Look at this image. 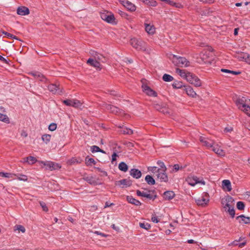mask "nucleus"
Returning a JSON list of instances; mask_svg holds the SVG:
<instances>
[{
	"instance_id": "obj_32",
	"label": "nucleus",
	"mask_w": 250,
	"mask_h": 250,
	"mask_svg": "<svg viewBox=\"0 0 250 250\" xmlns=\"http://www.w3.org/2000/svg\"><path fill=\"white\" fill-rule=\"evenodd\" d=\"M239 218L241 219V221H239L240 223H244V224H250V217H246L244 215H241L236 217V219H238Z\"/></svg>"
},
{
	"instance_id": "obj_29",
	"label": "nucleus",
	"mask_w": 250,
	"mask_h": 250,
	"mask_svg": "<svg viewBox=\"0 0 250 250\" xmlns=\"http://www.w3.org/2000/svg\"><path fill=\"white\" fill-rule=\"evenodd\" d=\"M176 73L179 74L181 77L187 80L188 74L190 73L189 72H188L185 70L180 69L179 68H177L176 69Z\"/></svg>"
},
{
	"instance_id": "obj_31",
	"label": "nucleus",
	"mask_w": 250,
	"mask_h": 250,
	"mask_svg": "<svg viewBox=\"0 0 250 250\" xmlns=\"http://www.w3.org/2000/svg\"><path fill=\"white\" fill-rule=\"evenodd\" d=\"M240 61H245L246 62L250 64V55L247 53H243L241 54L239 57Z\"/></svg>"
},
{
	"instance_id": "obj_30",
	"label": "nucleus",
	"mask_w": 250,
	"mask_h": 250,
	"mask_svg": "<svg viewBox=\"0 0 250 250\" xmlns=\"http://www.w3.org/2000/svg\"><path fill=\"white\" fill-rule=\"evenodd\" d=\"M90 53L95 58V60L103 61L102 60L104 58L103 55L99 54L94 50H91Z\"/></svg>"
},
{
	"instance_id": "obj_2",
	"label": "nucleus",
	"mask_w": 250,
	"mask_h": 250,
	"mask_svg": "<svg viewBox=\"0 0 250 250\" xmlns=\"http://www.w3.org/2000/svg\"><path fill=\"white\" fill-rule=\"evenodd\" d=\"M171 59L173 63L179 67H188L190 65L189 62L184 57H178L176 55H172Z\"/></svg>"
},
{
	"instance_id": "obj_27",
	"label": "nucleus",
	"mask_w": 250,
	"mask_h": 250,
	"mask_svg": "<svg viewBox=\"0 0 250 250\" xmlns=\"http://www.w3.org/2000/svg\"><path fill=\"white\" fill-rule=\"evenodd\" d=\"M222 187L224 189H226L228 191L231 190V183L229 180H224L222 181Z\"/></svg>"
},
{
	"instance_id": "obj_20",
	"label": "nucleus",
	"mask_w": 250,
	"mask_h": 250,
	"mask_svg": "<svg viewBox=\"0 0 250 250\" xmlns=\"http://www.w3.org/2000/svg\"><path fill=\"white\" fill-rule=\"evenodd\" d=\"M184 89L188 96L192 98L196 97L197 95L196 93L194 91L193 89L190 86H184Z\"/></svg>"
},
{
	"instance_id": "obj_14",
	"label": "nucleus",
	"mask_w": 250,
	"mask_h": 250,
	"mask_svg": "<svg viewBox=\"0 0 250 250\" xmlns=\"http://www.w3.org/2000/svg\"><path fill=\"white\" fill-rule=\"evenodd\" d=\"M209 200L208 197V194L206 193L205 196L202 197L201 198H199L196 200L197 205L201 206H205L207 205Z\"/></svg>"
},
{
	"instance_id": "obj_22",
	"label": "nucleus",
	"mask_w": 250,
	"mask_h": 250,
	"mask_svg": "<svg viewBox=\"0 0 250 250\" xmlns=\"http://www.w3.org/2000/svg\"><path fill=\"white\" fill-rule=\"evenodd\" d=\"M145 30L148 34L152 35L155 33V28L153 25L150 23H145Z\"/></svg>"
},
{
	"instance_id": "obj_63",
	"label": "nucleus",
	"mask_w": 250,
	"mask_h": 250,
	"mask_svg": "<svg viewBox=\"0 0 250 250\" xmlns=\"http://www.w3.org/2000/svg\"><path fill=\"white\" fill-rule=\"evenodd\" d=\"M233 130V128L232 127H226L225 129H224V132H226V133H228V132H230L231 131H232Z\"/></svg>"
},
{
	"instance_id": "obj_11",
	"label": "nucleus",
	"mask_w": 250,
	"mask_h": 250,
	"mask_svg": "<svg viewBox=\"0 0 250 250\" xmlns=\"http://www.w3.org/2000/svg\"><path fill=\"white\" fill-rule=\"evenodd\" d=\"M63 103L66 105L73 106L74 107H79L82 104L80 101L76 99H66L63 101Z\"/></svg>"
},
{
	"instance_id": "obj_33",
	"label": "nucleus",
	"mask_w": 250,
	"mask_h": 250,
	"mask_svg": "<svg viewBox=\"0 0 250 250\" xmlns=\"http://www.w3.org/2000/svg\"><path fill=\"white\" fill-rule=\"evenodd\" d=\"M119 128H121L120 132L124 134H128L131 135L133 133V131L132 129L127 128L126 127H122L121 126H119Z\"/></svg>"
},
{
	"instance_id": "obj_35",
	"label": "nucleus",
	"mask_w": 250,
	"mask_h": 250,
	"mask_svg": "<svg viewBox=\"0 0 250 250\" xmlns=\"http://www.w3.org/2000/svg\"><path fill=\"white\" fill-rule=\"evenodd\" d=\"M172 86L175 89H180L184 87V86H186L185 85H183V83L182 82L178 81H174L172 83Z\"/></svg>"
},
{
	"instance_id": "obj_18",
	"label": "nucleus",
	"mask_w": 250,
	"mask_h": 250,
	"mask_svg": "<svg viewBox=\"0 0 250 250\" xmlns=\"http://www.w3.org/2000/svg\"><path fill=\"white\" fill-rule=\"evenodd\" d=\"M31 75L33 76L35 79L36 80H39L40 81L45 82L46 81V79L44 76L43 75L41 74L39 72H32L30 73Z\"/></svg>"
},
{
	"instance_id": "obj_4",
	"label": "nucleus",
	"mask_w": 250,
	"mask_h": 250,
	"mask_svg": "<svg viewBox=\"0 0 250 250\" xmlns=\"http://www.w3.org/2000/svg\"><path fill=\"white\" fill-rule=\"evenodd\" d=\"M247 101L248 100H245L243 97L237 99L236 101V104L239 109L242 110L250 117V106H247Z\"/></svg>"
},
{
	"instance_id": "obj_6",
	"label": "nucleus",
	"mask_w": 250,
	"mask_h": 250,
	"mask_svg": "<svg viewBox=\"0 0 250 250\" xmlns=\"http://www.w3.org/2000/svg\"><path fill=\"white\" fill-rule=\"evenodd\" d=\"M186 181L188 185L191 186H194L197 184H201L203 185H205V182L203 180V178L200 179L195 176H189L186 178Z\"/></svg>"
},
{
	"instance_id": "obj_55",
	"label": "nucleus",
	"mask_w": 250,
	"mask_h": 250,
	"mask_svg": "<svg viewBox=\"0 0 250 250\" xmlns=\"http://www.w3.org/2000/svg\"><path fill=\"white\" fill-rule=\"evenodd\" d=\"M242 240V238L241 237H240L239 240H235L234 241H233V242H231L230 243H229V246H238V244H239V242L241 240Z\"/></svg>"
},
{
	"instance_id": "obj_44",
	"label": "nucleus",
	"mask_w": 250,
	"mask_h": 250,
	"mask_svg": "<svg viewBox=\"0 0 250 250\" xmlns=\"http://www.w3.org/2000/svg\"><path fill=\"white\" fill-rule=\"evenodd\" d=\"M163 80L165 82H169L173 81V78L172 76L169 74H165L163 76Z\"/></svg>"
},
{
	"instance_id": "obj_28",
	"label": "nucleus",
	"mask_w": 250,
	"mask_h": 250,
	"mask_svg": "<svg viewBox=\"0 0 250 250\" xmlns=\"http://www.w3.org/2000/svg\"><path fill=\"white\" fill-rule=\"evenodd\" d=\"M175 196V193L172 191H167L164 193V198L165 200H170Z\"/></svg>"
},
{
	"instance_id": "obj_61",
	"label": "nucleus",
	"mask_w": 250,
	"mask_h": 250,
	"mask_svg": "<svg viewBox=\"0 0 250 250\" xmlns=\"http://www.w3.org/2000/svg\"><path fill=\"white\" fill-rule=\"evenodd\" d=\"M151 221L154 223H158L160 221V220L158 219V217L156 216V215H152L151 217Z\"/></svg>"
},
{
	"instance_id": "obj_5",
	"label": "nucleus",
	"mask_w": 250,
	"mask_h": 250,
	"mask_svg": "<svg viewBox=\"0 0 250 250\" xmlns=\"http://www.w3.org/2000/svg\"><path fill=\"white\" fill-rule=\"evenodd\" d=\"M39 163L42 165L43 166L45 167V169L46 170L52 171L59 169L61 167V166L60 164L52 161H40Z\"/></svg>"
},
{
	"instance_id": "obj_58",
	"label": "nucleus",
	"mask_w": 250,
	"mask_h": 250,
	"mask_svg": "<svg viewBox=\"0 0 250 250\" xmlns=\"http://www.w3.org/2000/svg\"><path fill=\"white\" fill-rule=\"evenodd\" d=\"M84 180L90 184H92L94 182L93 178L91 176H87L84 178Z\"/></svg>"
},
{
	"instance_id": "obj_45",
	"label": "nucleus",
	"mask_w": 250,
	"mask_h": 250,
	"mask_svg": "<svg viewBox=\"0 0 250 250\" xmlns=\"http://www.w3.org/2000/svg\"><path fill=\"white\" fill-rule=\"evenodd\" d=\"M139 226L141 228L144 229L146 230H148L151 228L150 225L147 223H145V222L140 223Z\"/></svg>"
},
{
	"instance_id": "obj_26",
	"label": "nucleus",
	"mask_w": 250,
	"mask_h": 250,
	"mask_svg": "<svg viewBox=\"0 0 250 250\" xmlns=\"http://www.w3.org/2000/svg\"><path fill=\"white\" fill-rule=\"evenodd\" d=\"M48 90L53 94H59L60 90L58 86L55 84H50L48 86Z\"/></svg>"
},
{
	"instance_id": "obj_46",
	"label": "nucleus",
	"mask_w": 250,
	"mask_h": 250,
	"mask_svg": "<svg viewBox=\"0 0 250 250\" xmlns=\"http://www.w3.org/2000/svg\"><path fill=\"white\" fill-rule=\"evenodd\" d=\"M144 2L148 5L151 6H156L157 5V2L154 0H144Z\"/></svg>"
},
{
	"instance_id": "obj_17",
	"label": "nucleus",
	"mask_w": 250,
	"mask_h": 250,
	"mask_svg": "<svg viewBox=\"0 0 250 250\" xmlns=\"http://www.w3.org/2000/svg\"><path fill=\"white\" fill-rule=\"evenodd\" d=\"M17 13L20 16H26L30 13V11L27 7L25 6H20L17 8Z\"/></svg>"
},
{
	"instance_id": "obj_12",
	"label": "nucleus",
	"mask_w": 250,
	"mask_h": 250,
	"mask_svg": "<svg viewBox=\"0 0 250 250\" xmlns=\"http://www.w3.org/2000/svg\"><path fill=\"white\" fill-rule=\"evenodd\" d=\"M142 89L147 95L156 97L157 96V93L156 91L152 89L150 87L146 84L142 85Z\"/></svg>"
},
{
	"instance_id": "obj_15",
	"label": "nucleus",
	"mask_w": 250,
	"mask_h": 250,
	"mask_svg": "<svg viewBox=\"0 0 250 250\" xmlns=\"http://www.w3.org/2000/svg\"><path fill=\"white\" fill-rule=\"evenodd\" d=\"M166 171V170H160L156 175L157 178L161 182H167L168 181V178Z\"/></svg>"
},
{
	"instance_id": "obj_50",
	"label": "nucleus",
	"mask_w": 250,
	"mask_h": 250,
	"mask_svg": "<svg viewBox=\"0 0 250 250\" xmlns=\"http://www.w3.org/2000/svg\"><path fill=\"white\" fill-rule=\"evenodd\" d=\"M85 164L86 166H91L92 164L95 165L96 161L93 158H87L85 159Z\"/></svg>"
},
{
	"instance_id": "obj_43",
	"label": "nucleus",
	"mask_w": 250,
	"mask_h": 250,
	"mask_svg": "<svg viewBox=\"0 0 250 250\" xmlns=\"http://www.w3.org/2000/svg\"><path fill=\"white\" fill-rule=\"evenodd\" d=\"M221 71L223 72L229 73L235 75H239L241 73V72L239 71H234L227 69H221Z\"/></svg>"
},
{
	"instance_id": "obj_8",
	"label": "nucleus",
	"mask_w": 250,
	"mask_h": 250,
	"mask_svg": "<svg viewBox=\"0 0 250 250\" xmlns=\"http://www.w3.org/2000/svg\"><path fill=\"white\" fill-rule=\"evenodd\" d=\"M186 80L197 87H199L202 85V82L198 77L190 72L188 74Z\"/></svg>"
},
{
	"instance_id": "obj_54",
	"label": "nucleus",
	"mask_w": 250,
	"mask_h": 250,
	"mask_svg": "<svg viewBox=\"0 0 250 250\" xmlns=\"http://www.w3.org/2000/svg\"><path fill=\"white\" fill-rule=\"evenodd\" d=\"M148 171H151L154 173L155 172H157L158 173V172L160 170V169L156 167H148Z\"/></svg>"
},
{
	"instance_id": "obj_39",
	"label": "nucleus",
	"mask_w": 250,
	"mask_h": 250,
	"mask_svg": "<svg viewBox=\"0 0 250 250\" xmlns=\"http://www.w3.org/2000/svg\"><path fill=\"white\" fill-rule=\"evenodd\" d=\"M0 121L4 122L7 124L10 123L9 118L5 115L0 113Z\"/></svg>"
},
{
	"instance_id": "obj_41",
	"label": "nucleus",
	"mask_w": 250,
	"mask_h": 250,
	"mask_svg": "<svg viewBox=\"0 0 250 250\" xmlns=\"http://www.w3.org/2000/svg\"><path fill=\"white\" fill-rule=\"evenodd\" d=\"M51 136L49 134H43L42 136V139L45 144H48L51 139Z\"/></svg>"
},
{
	"instance_id": "obj_60",
	"label": "nucleus",
	"mask_w": 250,
	"mask_h": 250,
	"mask_svg": "<svg viewBox=\"0 0 250 250\" xmlns=\"http://www.w3.org/2000/svg\"><path fill=\"white\" fill-rule=\"evenodd\" d=\"M147 192H145V191H141L139 190H137V191H136V194L138 196H142V197H144L145 196L146 194V193Z\"/></svg>"
},
{
	"instance_id": "obj_49",
	"label": "nucleus",
	"mask_w": 250,
	"mask_h": 250,
	"mask_svg": "<svg viewBox=\"0 0 250 250\" xmlns=\"http://www.w3.org/2000/svg\"><path fill=\"white\" fill-rule=\"evenodd\" d=\"M19 230V231H21V232L22 233H24L25 232V228L22 226V225H16L14 227V231H16V230Z\"/></svg>"
},
{
	"instance_id": "obj_62",
	"label": "nucleus",
	"mask_w": 250,
	"mask_h": 250,
	"mask_svg": "<svg viewBox=\"0 0 250 250\" xmlns=\"http://www.w3.org/2000/svg\"><path fill=\"white\" fill-rule=\"evenodd\" d=\"M2 33L3 34L5 35L8 38H15V36H14L13 35H12V34H11L10 33H9L8 32H5V31H3Z\"/></svg>"
},
{
	"instance_id": "obj_19",
	"label": "nucleus",
	"mask_w": 250,
	"mask_h": 250,
	"mask_svg": "<svg viewBox=\"0 0 250 250\" xmlns=\"http://www.w3.org/2000/svg\"><path fill=\"white\" fill-rule=\"evenodd\" d=\"M116 185L119 186L123 185L125 187H127L130 186L132 185V181L130 180L127 179H123L117 181Z\"/></svg>"
},
{
	"instance_id": "obj_56",
	"label": "nucleus",
	"mask_w": 250,
	"mask_h": 250,
	"mask_svg": "<svg viewBox=\"0 0 250 250\" xmlns=\"http://www.w3.org/2000/svg\"><path fill=\"white\" fill-rule=\"evenodd\" d=\"M57 128V125L55 123H51L48 126V129L50 131H54Z\"/></svg>"
},
{
	"instance_id": "obj_13",
	"label": "nucleus",
	"mask_w": 250,
	"mask_h": 250,
	"mask_svg": "<svg viewBox=\"0 0 250 250\" xmlns=\"http://www.w3.org/2000/svg\"><path fill=\"white\" fill-rule=\"evenodd\" d=\"M103 106L105 109H106L108 111H109L111 113H112L115 114L121 113V110L118 107L115 106L107 104H104Z\"/></svg>"
},
{
	"instance_id": "obj_52",
	"label": "nucleus",
	"mask_w": 250,
	"mask_h": 250,
	"mask_svg": "<svg viewBox=\"0 0 250 250\" xmlns=\"http://www.w3.org/2000/svg\"><path fill=\"white\" fill-rule=\"evenodd\" d=\"M237 208L239 210H243L245 208V204L242 201H239L236 204Z\"/></svg>"
},
{
	"instance_id": "obj_36",
	"label": "nucleus",
	"mask_w": 250,
	"mask_h": 250,
	"mask_svg": "<svg viewBox=\"0 0 250 250\" xmlns=\"http://www.w3.org/2000/svg\"><path fill=\"white\" fill-rule=\"evenodd\" d=\"M145 180L146 182V183L150 185H153L155 183V180L151 176L149 175H147L146 176Z\"/></svg>"
},
{
	"instance_id": "obj_3",
	"label": "nucleus",
	"mask_w": 250,
	"mask_h": 250,
	"mask_svg": "<svg viewBox=\"0 0 250 250\" xmlns=\"http://www.w3.org/2000/svg\"><path fill=\"white\" fill-rule=\"evenodd\" d=\"M130 43L138 51H145L146 50V43L140 39L132 38L130 41Z\"/></svg>"
},
{
	"instance_id": "obj_24",
	"label": "nucleus",
	"mask_w": 250,
	"mask_h": 250,
	"mask_svg": "<svg viewBox=\"0 0 250 250\" xmlns=\"http://www.w3.org/2000/svg\"><path fill=\"white\" fill-rule=\"evenodd\" d=\"M97 60H94L93 59L89 58L87 61V63L95 68H101V64Z\"/></svg>"
},
{
	"instance_id": "obj_16",
	"label": "nucleus",
	"mask_w": 250,
	"mask_h": 250,
	"mask_svg": "<svg viewBox=\"0 0 250 250\" xmlns=\"http://www.w3.org/2000/svg\"><path fill=\"white\" fill-rule=\"evenodd\" d=\"M122 4L130 11H134L136 10L135 5L128 0H121Z\"/></svg>"
},
{
	"instance_id": "obj_9",
	"label": "nucleus",
	"mask_w": 250,
	"mask_h": 250,
	"mask_svg": "<svg viewBox=\"0 0 250 250\" xmlns=\"http://www.w3.org/2000/svg\"><path fill=\"white\" fill-rule=\"evenodd\" d=\"M153 107L157 110L164 113H169L168 109L166 105L162 103H158L154 102L152 104Z\"/></svg>"
},
{
	"instance_id": "obj_34",
	"label": "nucleus",
	"mask_w": 250,
	"mask_h": 250,
	"mask_svg": "<svg viewBox=\"0 0 250 250\" xmlns=\"http://www.w3.org/2000/svg\"><path fill=\"white\" fill-rule=\"evenodd\" d=\"M37 161L36 158L33 156H29L24 158L23 162L27 163L30 165H32Z\"/></svg>"
},
{
	"instance_id": "obj_64",
	"label": "nucleus",
	"mask_w": 250,
	"mask_h": 250,
	"mask_svg": "<svg viewBox=\"0 0 250 250\" xmlns=\"http://www.w3.org/2000/svg\"><path fill=\"white\" fill-rule=\"evenodd\" d=\"M117 157H118V155L115 152H114L113 154L112 155V162L116 160Z\"/></svg>"
},
{
	"instance_id": "obj_47",
	"label": "nucleus",
	"mask_w": 250,
	"mask_h": 250,
	"mask_svg": "<svg viewBox=\"0 0 250 250\" xmlns=\"http://www.w3.org/2000/svg\"><path fill=\"white\" fill-rule=\"evenodd\" d=\"M14 176H16L17 178L20 181H26L28 179L27 176L25 175L18 174Z\"/></svg>"
},
{
	"instance_id": "obj_57",
	"label": "nucleus",
	"mask_w": 250,
	"mask_h": 250,
	"mask_svg": "<svg viewBox=\"0 0 250 250\" xmlns=\"http://www.w3.org/2000/svg\"><path fill=\"white\" fill-rule=\"evenodd\" d=\"M40 204L42 208V209L43 211L47 212L48 211V208L46 205V204L43 202H40Z\"/></svg>"
},
{
	"instance_id": "obj_21",
	"label": "nucleus",
	"mask_w": 250,
	"mask_h": 250,
	"mask_svg": "<svg viewBox=\"0 0 250 250\" xmlns=\"http://www.w3.org/2000/svg\"><path fill=\"white\" fill-rule=\"evenodd\" d=\"M130 175L136 179L140 178L142 176V172L140 170L136 168H132L130 170Z\"/></svg>"
},
{
	"instance_id": "obj_1",
	"label": "nucleus",
	"mask_w": 250,
	"mask_h": 250,
	"mask_svg": "<svg viewBox=\"0 0 250 250\" xmlns=\"http://www.w3.org/2000/svg\"><path fill=\"white\" fill-rule=\"evenodd\" d=\"M234 201L233 198L230 196L225 197L222 201V204L224 205V208L225 211L228 212L232 218H233L235 215Z\"/></svg>"
},
{
	"instance_id": "obj_51",
	"label": "nucleus",
	"mask_w": 250,
	"mask_h": 250,
	"mask_svg": "<svg viewBox=\"0 0 250 250\" xmlns=\"http://www.w3.org/2000/svg\"><path fill=\"white\" fill-rule=\"evenodd\" d=\"M157 164L160 167V168H159L160 170H162L163 171L167 170V168L164 162H163L162 161H158Z\"/></svg>"
},
{
	"instance_id": "obj_40",
	"label": "nucleus",
	"mask_w": 250,
	"mask_h": 250,
	"mask_svg": "<svg viewBox=\"0 0 250 250\" xmlns=\"http://www.w3.org/2000/svg\"><path fill=\"white\" fill-rule=\"evenodd\" d=\"M91 151L92 153L98 152H102L103 153H105L104 151L102 149H101L99 148V147L97 146H91Z\"/></svg>"
},
{
	"instance_id": "obj_53",
	"label": "nucleus",
	"mask_w": 250,
	"mask_h": 250,
	"mask_svg": "<svg viewBox=\"0 0 250 250\" xmlns=\"http://www.w3.org/2000/svg\"><path fill=\"white\" fill-rule=\"evenodd\" d=\"M172 169L171 171V172H176L178 171L180 168H182V167H180L178 164H175L172 167Z\"/></svg>"
},
{
	"instance_id": "obj_25",
	"label": "nucleus",
	"mask_w": 250,
	"mask_h": 250,
	"mask_svg": "<svg viewBox=\"0 0 250 250\" xmlns=\"http://www.w3.org/2000/svg\"><path fill=\"white\" fill-rule=\"evenodd\" d=\"M126 200L128 203L137 206L141 205V203L139 200L134 198L132 196H127Z\"/></svg>"
},
{
	"instance_id": "obj_7",
	"label": "nucleus",
	"mask_w": 250,
	"mask_h": 250,
	"mask_svg": "<svg viewBox=\"0 0 250 250\" xmlns=\"http://www.w3.org/2000/svg\"><path fill=\"white\" fill-rule=\"evenodd\" d=\"M100 16L102 20L108 23L112 24L116 23L114 16L111 12L104 11V12L101 13Z\"/></svg>"
},
{
	"instance_id": "obj_23",
	"label": "nucleus",
	"mask_w": 250,
	"mask_h": 250,
	"mask_svg": "<svg viewBox=\"0 0 250 250\" xmlns=\"http://www.w3.org/2000/svg\"><path fill=\"white\" fill-rule=\"evenodd\" d=\"M216 154L220 156H224L225 152V151L219 147L217 145H213V146L211 148Z\"/></svg>"
},
{
	"instance_id": "obj_37",
	"label": "nucleus",
	"mask_w": 250,
	"mask_h": 250,
	"mask_svg": "<svg viewBox=\"0 0 250 250\" xmlns=\"http://www.w3.org/2000/svg\"><path fill=\"white\" fill-rule=\"evenodd\" d=\"M119 169L124 172H126L128 170V166L125 162H121L119 165Z\"/></svg>"
},
{
	"instance_id": "obj_48",
	"label": "nucleus",
	"mask_w": 250,
	"mask_h": 250,
	"mask_svg": "<svg viewBox=\"0 0 250 250\" xmlns=\"http://www.w3.org/2000/svg\"><path fill=\"white\" fill-rule=\"evenodd\" d=\"M167 4L168 5L176 7L177 8H181L182 7V5L179 3H176L173 1H171L170 0H168L167 2Z\"/></svg>"
},
{
	"instance_id": "obj_42",
	"label": "nucleus",
	"mask_w": 250,
	"mask_h": 250,
	"mask_svg": "<svg viewBox=\"0 0 250 250\" xmlns=\"http://www.w3.org/2000/svg\"><path fill=\"white\" fill-rule=\"evenodd\" d=\"M151 192H152L150 191H148V192H147L146 193V194L145 197L148 198L149 199H150V200L152 199V200H154L156 198L157 195L152 194Z\"/></svg>"
},
{
	"instance_id": "obj_59",
	"label": "nucleus",
	"mask_w": 250,
	"mask_h": 250,
	"mask_svg": "<svg viewBox=\"0 0 250 250\" xmlns=\"http://www.w3.org/2000/svg\"><path fill=\"white\" fill-rule=\"evenodd\" d=\"M200 56H201V59L203 60V61H204L205 62H208L207 61H206V60L208 57V55L207 54H205V53H204L203 52H202L200 54Z\"/></svg>"
},
{
	"instance_id": "obj_38",
	"label": "nucleus",
	"mask_w": 250,
	"mask_h": 250,
	"mask_svg": "<svg viewBox=\"0 0 250 250\" xmlns=\"http://www.w3.org/2000/svg\"><path fill=\"white\" fill-rule=\"evenodd\" d=\"M14 175H16V174L7 173V172H0V176L2 177L8 178H13Z\"/></svg>"
},
{
	"instance_id": "obj_10",
	"label": "nucleus",
	"mask_w": 250,
	"mask_h": 250,
	"mask_svg": "<svg viewBox=\"0 0 250 250\" xmlns=\"http://www.w3.org/2000/svg\"><path fill=\"white\" fill-rule=\"evenodd\" d=\"M199 140L204 146L209 149H211L214 145V141L208 138L200 136Z\"/></svg>"
}]
</instances>
